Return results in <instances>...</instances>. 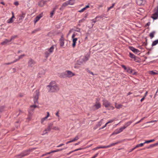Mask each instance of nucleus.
Segmentation results:
<instances>
[{"instance_id": "11", "label": "nucleus", "mask_w": 158, "mask_h": 158, "mask_svg": "<svg viewBox=\"0 0 158 158\" xmlns=\"http://www.w3.org/2000/svg\"><path fill=\"white\" fill-rule=\"evenodd\" d=\"M88 57L86 56L81 57L80 59V60H81V63L85 62L86 61L88 60Z\"/></svg>"}, {"instance_id": "31", "label": "nucleus", "mask_w": 158, "mask_h": 158, "mask_svg": "<svg viewBox=\"0 0 158 158\" xmlns=\"http://www.w3.org/2000/svg\"><path fill=\"white\" fill-rule=\"evenodd\" d=\"M56 10V8H54L53 10L51 12V13H50V16L51 18H52V16L54 14L55 11Z\"/></svg>"}, {"instance_id": "54", "label": "nucleus", "mask_w": 158, "mask_h": 158, "mask_svg": "<svg viewBox=\"0 0 158 158\" xmlns=\"http://www.w3.org/2000/svg\"><path fill=\"white\" fill-rule=\"evenodd\" d=\"M81 149H82V148H78V149H75V150H73V151H74V152H76V151L79 150H81Z\"/></svg>"}, {"instance_id": "60", "label": "nucleus", "mask_w": 158, "mask_h": 158, "mask_svg": "<svg viewBox=\"0 0 158 158\" xmlns=\"http://www.w3.org/2000/svg\"><path fill=\"white\" fill-rule=\"evenodd\" d=\"M71 142H72L71 139H70L69 141L66 143V144H68L69 143H71Z\"/></svg>"}, {"instance_id": "4", "label": "nucleus", "mask_w": 158, "mask_h": 158, "mask_svg": "<svg viewBox=\"0 0 158 158\" xmlns=\"http://www.w3.org/2000/svg\"><path fill=\"white\" fill-rule=\"evenodd\" d=\"M40 94L39 91L38 90H36L34 93V102L35 104L38 103V100L39 98Z\"/></svg>"}, {"instance_id": "5", "label": "nucleus", "mask_w": 158, "mask_h": 158, "mask_svg": "<svg viewBox=\"0 0 158 158\" xmlns=\"http://www.w3.org/2000/svg\"><path fill=\"white\" fill-rule=\"evenodd\" d=\"M75 0H69V1L64 3L62 5V7H65L68 5H73L75 3Z\"/></svg>"}, {"instance_id": "30", "label": "nucleus", "mask_w": 158, "mask_h": 158, "mask_svg": "<svg viewBox=\"0 0 158 158\" xmlns=\"http://www.w3.org/2000/svg\"><path fill=\"white\" fill-rule=\"evenodd\" d=\"M79 136L78 135L76 136L74 138L72 139V142H74L77 141L79 139Z\"/></svg>"}, {"instance_id": "47", "label": "nucleus", "mask_w": 158, "mask_h": 158, "mask_svg": "<svg viewBox=\"0 0 158 158\" xmlns=\"http://www.w3.org/2000/svg\"><path fill=\"white\" fill-rule=\"evenodd\" d=\"M66 148H64V149H66ZM63 149H64V148H62V149H57L56 150H54V152H59L60 151H61Z\"/></svg>"}, {"instance_id": "28", "label": "nucleus", "mask_w": 158, "mask_h": 158, "mask_svg": "<svg viewBox=\"0 0 158 158\" xmlns=\"http://www.w3.org/2000/svg\"><path fill=\"white\" fill-rule=\"evenodd\" d=\"M89 7V5L86 6L85 7L82 9L81 10L79 11V12H82L84 11L86 9Z\"/></svg>"}, {"instance_id": "8", "label": "nucleus", "mask_w": 158, "mask_h": 158, "mask_svg": "<svg viewBox=\"0 0 158 158\" xmlns=\"http://www.w3.org/2000/svg\"><path fill=\"white\" fill-rule=\"evenodd\" d=\"M47 115L46 116L42 118L41 119V123L42 124H44V122L46 121L47 118L49 116L50 114L49 112H47Z\"/></svg>"}, {"instance_id": "35", "label": "nucleus", "mask_w": 158, "mask_h": 158, "mask_svg": "<svg viewBox=\"0 0 158 158\" xmlns=\"http://www.w3.org/2000/svg\"><path fill=\"white\" fill-rule=\"evenodd\" d=\"M149 73L150 74L152 75H155L157 74V73L154 72L152 71H150L149 72Z\"/></svg>"}, {"instance_id": "26", "label": "nucleus", "mask_w": 158, "mask_h": 158, "mask_svg": "<svg viewBox=\"0 0 158 158\" xmlns=\"http://www.w3.org/2000/svg\"><path fill=\"white\" fill-rule=\"evenodd\" d=\"M156 33L155 31H153L151 32L149 34V36L151 39H152L154 37Z\"/></svg>"}, {"instance_id": "38", "label": "nucleus", "mask_w": 158, "mask_h": 158, "mask_svg": "<svg viewBox=\"0 0 158 158\" xmlns=\"http://www.w3.org/2000/svg\"><path fill=\"white\" fill-rule=\"evenodd\" d=\"M52 129L55 130H60V129L59 127L57 126H54L53 127Z\"/></svg>"}, {"instance_id": "37", "label": "nucleus", "mask_w": 158, "mask_h": 158, "mask_svg": "<svg viewBox=\"0 0 158 158\" xmlns=\"http://www.w3.org/2000/svg\"><path fill=\"white\" fill-rule=\"evenodd\" d=\"M51 53L49 52L48 51H46L45 53V56L46 58H47L49 55H50Z\"/></svg>"}, {"instance_id": "18", "label": "nucleus", "mask_w": 158, "mask_h": 158, "mask_svg": "<svg viewBox=\"0 0 158 158\" xmlns=\"http://www.w3.org/2000/svg\"><path fill=\"white\" fill-rule=\"evenodd\" d=\"M144 145V143H141L140 144H138L136 145V146L134 147V148H132L131 149L130 151V152H131L134 150L136 148H138L139 147H142Z\"/></svg>"}, {"instance_id": "41", "label": "nucleus", "mask_w": 158, "mask_h": 158, "mask_svg": "<svg viewBox=\"0 0 158 158\" xmlns=\"http://www.w3.org/2000/svg\"><path fill=\"white\" fill-rule=\"evenodd\" d=\"M25 14L23 13H22L21 15L20 16V19H23L24 17L25 16Z\"/></svg>"}, {"instance_id": "49", "label": "nucleus", "mask_w": 158, "mask_h": 158, "mask_svg": "<svg viewBox=\"0 0 158 158\" xmlns=\"http://www.w3.org/2000/svg\"><path fill=\"white\" fill-rule=\"evenodd\" d=\"M101 146L98 147H97L94 148V149H93V150H97L98 149L101 148Z\"/></svg>"}, {"instance_id": "17", "label": "nucleus", "mask_w": 158, "mask_h": 158, "mask_svg": "<svg viewBox=\"0 0 158 158\" xmlns=\"http://www.w3.org/2000/svg\"><path fill=\"white\" fill-rule=\"evenodd\" d=\"M36 107H37V106L35 105L31 106L30 107V111L29 113H31V112H33L34 109Z\"/></svg>"}, {"instance_id": "1", "label": "nucleus", "mask_w": 158, "mask_h": 158, "mask_svg": "<svg viewBox=\"0 0 158 158\" xmlns=\"http://www.w3.org/2000/svg\"><path fill=\"white\" fill-rule=\"evenodd\" d=\"M48 87L50 91L51 92H56L59 89V87L54 81L50 82L49 85L48 86Z\"/></svg>"}, {"instance_id": "13", "label": "nucleus", "mask_w": 158, "mask_h": 158, "mask_svg": "<svg viewBox=\"0 0 158 158\" xmlns=\"http://www.w3.org/2000/svg\"><path fill=\"white\" fill-rule=\"evenodd\" d=\"M158 17V6L157 7V10L155 12L153 15V16H152V18L154 19H157Z\"/></svg>"}, {"instance_id": "61", "label": "nucleus", "mask_w": 158, "mask_h": 158, "mask_svg": "<svg viewBox=\"0 0 158 158\" xmlns=\"http://www.w3.org/2000/svg\"><path fill=\"white\" fill-rule=\"evenodd\" d=\"M73 152H74V151H71L69 153L67 154V155H69V154H70L71 153H72Z\"/></svg>"}, {"instance_id": "33", "label": "nucleus", "mask_w": 158, "mask_h": 158, "mask_svg": "<svg viewBox=\"0 0 158 158\" xmlns=\"http://www.w3.org/2000/svg\"><path fill=\"white\" fill-rule=\"evenodd\" d=\"M157 44H158V40H155L154 41L152 44V46H154L156 45Z\"/></svg>"}, {"instance_id": "21", "label": "nucleus", "mask_w": 158, "mask_h": 158, "mask_svg": "<svg viewBox=\"0 0 158 158\" xmlns=\"http://www.w3.org/2000/svg\"><path fill=\"white\" fill-rule=\"evenodd\" d=\"M50 131V130L48 127H47L43 131V133L42 134V135H44L46 134H47Z\"/></svg>"}, {"instance_id": "56", "label": "nucleus", "mask_w": 158, "mask_h": 158, "mask_svg": "<svg viewBox=\"0 0 158 158\" xmlns=\"http://www.w3.org/2000/svg\"><path fill=\"white\" fill-rule=\"evenodd\" d=\"M64 145V144H63V143L61 144H60L59 145L57 146H56V147H57V148H59V147H61V146H63V145Z\"/></svg>"}, {"instance_id": "53", "label": "nucleus", "mask_w": 158, "mask_h": 158, "mask_svg": "<svg viewBox=\"0 0 158 158\" xmlns=\"http://www.w3.org/2000/svg\"><path fill=\"white\" fill-rule=\"evenodd\" d=\"M14 4L16 6H18L19 4V2H15Z\"/></svg>"}, {"instance_id": "55", "label": "nucleus", "mask_w": 158, "mask_h": 158, "mask_svg": "<svg viewBox=\"0 0 158 158\" xmlns=\"http://www.w3.org/2000/svg\"><path fill=\"white\" fill-rule=\"evenodd\" d=\"M98 155V153H97L94 156H93V157H92L91 158H95Z\"/></svg>"}, {"instance_id": "23", "label": "nucleus", "mask_w": 158, "mask_h": 158, "mask_svg": "<svg viewBox=\"0 0 158 158\" xmlns=\"http://www.w3.org/2000/svg\"><path fill=\"white\" fill-rule=\"evenodd\" d=\"M115 107L117 109H119L121 108L123 105L121 104H117L116 103H115Z\"/></svg>"}, {"instance_id": "50", "label": "nucleus", "mask_w": 158, "mask_h": 158, "mask_svg": "<svg viewBox=\"0 0 158 158\" xmlns=\"http://www.w3.org/2000/svg\"><path fill=\"white\" fill-rule=\"evenodd\" d=\"M24 56V55H22L19 56V60L22 58Z\"/></svg>"}, {"instance_id": "32", "label": "nucleus", "mask_w": 158, "mask_h": 158, "mask_svg": "<svg viewBox=\"0 0 158 158\" xmlns=\"http://www.w3.org/2000/svg\"><path fill=\"white\" fill-rule=\"evenodd\" d=\"M118 143H119V142H117L115 143H112L109 145H108V147L109 148L113 146H114L115 145L118 144Z\"/></svg>"}, {"instance_id": "44", "label": "nucleus", "mask_w": 158, "mask_h": 158, "mask_svg": "<svg viewBox=\"0 0 158 158\" xmlns=\"http://www.w3.org/2000/svg\"><path fill=\"white\" fill-rule=\"evenodd\" d=\"M156 146L155 143H154V144H152L150 146L148 147V148H152V147H154V146Z\"/></svg>"}, {"instance_id": "12", "label": "nucleus", "mask_w": 158, "mask_h": 158, "mask_svg": "<svg viewBox=\"0 0 158 158\" xmlns=\"http://www.w3.org/2000/svg\"><path fill=\"white\" fill-rule=\"evenodd\" d=\"M145 3V0H137L136 3L139 5H144Z\"/></svg>"}, {"instance_id": "20", "label": "nucleus", "mask_w": 158, "mask_h": 158, "mask_svg": "<svg viewBox=\"0 0 158 158\" xmlns=\"http://www.w3.org/2000/svg\"><path fill=\"white\" fill-rule=\"evenodd\" d=\"M73 39V44H72V46L74 48L75 47L76 45V42L77 40V38H75L74 37L73 38H72Z\"/></svg>"}, {"instance_id": "59", "label": "nucleus", "mask_w": 158, "mask_h": 158, "mask_svg": "<svg viewBox=\"0 0 158 158\" xmlns=\"http://www.w3.org/2000/svg\"><path fill=\"white\" fill-rule=\"evenodd\" d=\"M85 19H82L80 20L79 21V22H82L83 21H84L85 20Z\"/></svg>"}, {"instance_id": "42", "label": "nucleus", "mask_w": 158, "mask_h": 158, "mask_svg": "<svg viewBox=\"0 0 158 158\" xmlns=\"http://www.w3.org/2000/svg\"><path fill=\"white\" fill-rule=\"evenodd\" d=\"M40 30V28H37V29L35 30L33 32V33H35L37 31H39Z\"/></svg>"}, {"instance_id": "64", "label": "nucleus", "mask_w": 158, "mask_h": 158, "mask_svg": "<svg viewBox=\"0 0 158 158\" xmlns=\"http://www.w3.org/2000/svg\"><path fill=\"white\" fill-rule=\"evenodd\" d=\"M73 31V29H72V30H71L69 32V34L72 32Z\"/></svg>"}, {"instance_id": "14", "label": "nucleus", "mask_w": 158, "mask_h": 158, "mask_svg": "<svg viewBox=\"0 0 158 158\" xmlns=\"http://www.w3.org/2000/svg\"><path fill=\"white\" fill-rule=\"evenodd\" d=\"M14 39V37H12L11 38L10 40L6 39L5 40V41H3L2 43L1 44L2 45H5V44H6L10 42L12 40Z\"/></svg>"}, {"instance_id": "24", "label": "nucleus", "mask_w": 158, "mask_h": 158, "mask_svg": "<svg viewBox=\"0 0 158 158\" xmlns=\"http://www.w3.org/2000/svg\"><path fill=\"white\" fill-rule=\"evenodd\" d=\"M53 123H50L48 124V125L47 127L50 130V131L53 128Z\"/></svg>"}, {"instance_id": "52", "label": "nucleus", "mask_w": 158, "mask_h": 158, "mask_svg": "<svg viewBox=\"0 0 158 158\" xmlns=\"http://www.w3.org/2000/svg\"><path fill=\"white\" fill-rule=\"evenodd\" d=\"M101 148H109V147H108V145L107 146H101Z\"/></svg>"}, {"instance_id": "15", "label": "nucleus", "mask_w": 158, "mask_h": 158, "mask_svg": "<svg viewBox=\"0 0 158 158\" xmlns=\"http://www.w3.org/2000/svg\"><path fill=\"white\" fill-rule=\"evenodd\" d=\"M35 64V61L32 59H30L28 63V66L31 67H32Z\"/></svg>"}, {"instance_id": "19", "label": "nucleus", "mask_w": 158, "mask_h": 158, "mask_svg": "<svg viewBox=\"0 0 158 158\" xmlns=\"http://www.w3.org/2000/svg\"><path fill=\"white\" fill-rule=\"evenodd\" d=\"M130 49L134 53H138L139 52V51L137 49H136L134 48L133 47H131L130 48Z\"/></svg>"}, {"instance_id": "25", "label": "nucleus", "mask_w": 158, "mask_h": 158, "mask_svg": "<svg viewBox=\"0 0 158 158\" xmlns=\"http://www.w3.org/2000/svg\"><path fill=\"white\" fill-rule=\"evenodd\" d=\"M132 121H129L126 123L123 126L124 127H125L126 128L127 127L129 126L132 123Z\"/></svg>"}, {"instance_id": "10", "label": "nucleus", "mask_w": 158, "mask_h": 158, "mask_svg": "<svg viewBox=\"0 0 158 158\" xmlns=\"http://www.w3.org/2000/svg\"><path fill=\"white\" fill-rule=\"evenodd\" d=\"M43 13H42L40 14L39 15L37 16L35 19L34 20V22L35 23H36V22L38 21L39 19L43 16Z\"/></svg>"}, {"instance_id": "9", "label": "nucleus", "mask_w": 158, "mask_h": 158, "mask_svg": "<svg viewBox=\"0 0 158 158\" xmlns=\"http://www.w3.org/2000/svg\"><path fill=\"white\" fill-rule=\"evenodd\" d=\"M101 106L100 103L98 102H96L95 104L93 106V107L95 109H98L100 108Z\"/></svg>"}, {"instance_id": "6", "label": "nucleus", "mask_w": 158, "mask_h": 158, "mask_svg": "<svg viewBox=\"0 0 158 158\" xmlns=\"http://www.w3.org/2000/svg\"><path fill=\"white\" fill-rule=\"evenodd\" d=\"M125 129V127H124L123 126L119 129H117L115 130V131L114 132L112 135L113 134H117L121 132Z\"/></svg>"}, {"instance_id": "16", "label": "nucleus", "mask_w": 158, "mask_h": 158, "mask_svg": "<svg viewBox=\"0 0 158 158\" xmlns=\"http://www.w3.org/2000/svg\"><path fill=\"white\" fill-rule=\"evenodd\" d=\"M64 39L63 37H61L60 39V45L61 47H63L64 44Z\"/></svg>"}, {"instance_id": "3", "label": "nucleus", "mask_w": 158, "mask_h": 158, "mask_svg": "<svg viewBox=\"0 0 158 158\" xmlns=\"http://www.w3.org/2000/svg\"><path fill=\"white\" fill-rule=\"evenodd\" d=\"M61 75L63 77H71L75 75L74 73L69 70H66L61 73Z\"/></svg>"}, {"instance_id": "57", "label": "nucleus", "mask_w": 158, "mask_h": 158, "mask_svg": "<svg viewBox=\"0 0 158 158\" xmlns=\"http://www.w3.org/2000/svg\"><path fill=\"white\" fill-rule=\"evenodd\" d=\"M145 98V97L144 96V97H143V98H142L141 99V100H140V101H141V102H143V101L144 100V99Z\"/></svg>"}, {"instance_id": "51", "label": "nucleus", "mask_w": 158, "mask_h": 158, "mask_svg": "<svg viewBox=\"0 0 158 158\" xmlns=\"http://www.w3.org/2000/svg\"><path fill=\"white\" fill-rule=\"evenodd\" d=\"M113 121H114L113 120H112V119L110 120L109 121H108V122L106 123V124H107L110 123H112V122H113Z\"/></svg>"}, {"instance_id": "46", "label": "nucleus", "mask_w": 158, "mask_h": 158, "mask_svg": "<svg viewBox=\"0 0 158 158\" xmlns=\"http://www.w3.org/2000/svg\"><path fill=\"white\" fill-rule=\"evenodd\" d=\"M114 5H115V4L114 3L112 4V6H110V7H109L108 8V11H109V10L110 9H111V8H113V7L114 6Z\"/></svg>"}, {"instance_id": "43", "label": "nucleus", "mask_w": 158, "mask_h": 158, "mask_svg": "<svg viewBox=\"0 0 158 158\" xmlns=\"http://www.w3.org/2000/svg\"><path fill=\"white\" fill-rule=\"evenodd\" d=\"M121 66L123 68V69L127 71V70L128 67H127L123 65H122Z\"/></svg>"}, {"instance_id": "34", "label": "nucleus", "mask_w": 158, "mask_h": 158, "mask_svg": "<svg viewBox=\"0 0 158 158\" xmlns=\"http://www.w3.org/2000/svg\"><path fill=\"white\" fill-rule=\"evenodd\" d=\"M155 139H152L150 140H149L146 141H145L143 143H144V144L145 143H149L150 142H154L155 141Z\"/></svg>"}, {"instance_id": "48", "label": "nucleus", "mask_w": 158, "mask_h": 158, "mask_svg": "<svg viewBox=\"0 0 158 158\" xmlns=\"http://www.w3.org/2000/svg\"><path fill=\"white\" fill-rule=\"evenodd\" d=\"M145 118V117H144L142 118H141V119L139 121L137 122H136V123H135V124H137L139 123L140 122H141L142 120H143V119H144Z\"/></svg>"}, {"instance_id": "2", "label": "nucleus", "mask_w": 158, "mask_h": 158, "mask_svg": "<svg viewBox=\"0 0 158 158\" xmlns=\"http://www.w3.org/2000/svg\"><path fill=\"white\" fill-rule=\"evenodd\" d=\"M102 104L108 110H113L114 109L112 104L107 100L104 99L102 100Z\"/></svg>"}, {"instance_id": "22", "label": "nucleus", "mask_w": 158, "mask_h": 158, "mask_svg": "<svg viewBox=\"0 0 158 158\" xmlns=\"http://www.w3.org/2000/svg\"><path fill=\"white\" fill-rule=\"evenodd\" d=\"M30 154V151H27L24 152L21 154L22 157H23L25 156H27Z\"/></svg>"}, {"instance_id": "7", "label": "nucleus", "mask_w": 158, "mask_h": 158, "mask_svg": "<svg viewBox=\"0 0 158 158\" xmlns=\"http://www.w3.org/2000/svg\"><path fill=\"white\" fill-rule=\"evenodd\" d=\"M126 72L129 74H132L133 75H136V72L129 67H128L127 70Z\"/></svg>"}, {"instance_id": "58", "label": "nucleus", "mask_w": 158, "mask_h": 158, "mask_svg": "<svg viewBox=\"0 0 158 158\" xmlns=\"http://www.w3.org/2000/svg\"><path fill=\"white\" fill-rule=\"evenodd\" d=\"M13 63V62H10V63H6V64H7V65H8V64H12Z\"/></svg>"}, {"instance_id": "63", "label": "nucleus", "mask_w": 158, "mask_h": 158, "mask_svg": "<svg viewBox=\"0 0 158 158\" xmlns=\"http://www.w3.org/2000/svg\"><path fill=\"white\" fill-rule=\"evenodd\" d=\"M107 124H106H106H105V125L104 126L102 127L101 129H103L104 128V127H105L107 125Z\"/></svg>"}, {"instance_id": "62", "label": "nucleus", "mask_w": 158, "mask_h": 158, "mask_svg": "<svg viewBox=\"0 0 158 158\" xmlns=\"http://www.w3.org/2000/svg\"><path fill=\"white\" fill-rule=\"evenodd\" d=\"M50 153H51V152H48V153H46V154H44V155H48V154H50Z\"/></svg>"}, {"instance_id": "39", "label": "nucleus", "mask_w": 158, "mask_h": 158, "mask_svg": "<svg viewBox=\"0 0 158 158\" xmlns=\"http://www.w3.org/2000/svg\"><path fill=\"white\" fill-rule=\"evenodd\" d=\"M78 34L76 32H74L73 33L72 35V38H73L75 37V36L77 35Z\"/></svg>"}, {"instance_id": "40", "label": "nucleus", "mask_w": 158, "mask_h": 158, "mask_svg": "<svg viewBox=\"0 0 158 158\" xmlns=\"http://www.w3.org/2000/svg\"><path fill=\"white\" fill-rule=\"evenodd\" d=\"M13 22V19L12 18H10L9 19L7 20V22L8 23H12Z\"/></svg>"}, {"instance_id": "36", "label": "nucleus", "mask_w": 158, "mask_h": 158, "mask_svg": "<svg viewBox=\"0 0 158 158\" xmlns=\"http://www.w3.org/2000/svg\"><path fill=\"white\" fill-rule=\"evenodd\" d=\"M58 117V120H60V116L59 115V111H57L55 114Z\"/></svg>"}, {"instance_id": "27", "label": "nucleus", "mask_w": 158, "mask_h": 158, "mask_svg": "<svg viewBox=\"0 0 158 158\" xmlns=\"http://www.w3.org/2000/svg\"><path fill=\"white\" fill-rule=\"evenodd\" d=\"M45 3V1H42L39 2V5L40 7H43Z\"/></svg>"}, {"instance_id": "45", "label": "nucleus", "mask_w": 158, "mask_h": 158, "mask_svg": "<svg viewBox=\"0 0 158 158\" xmlns=\"http://www.w3.org/2000/svg\"><path fill=\"white\" fill-rule=\"evenodd\" d=\"M129 56L130 57L132 58H134L135 56L131 53H129Z\"/></svg>"}, {"instance_id": "29", "label": "nucleus", "mask_w": 158, "mask_h": 158, "mask_svg": "<svg viewBox=\"0 0 158 158\" xmlns=\"http://www.w3.org/2000/svg\"><path fill=\"white\" fill-rule=\"evenodd\" d=\"M54 47L53 46H51L50 48L48 50V51L50 52V53H52L54 50Z\"/></svg>"}]
</instances>
